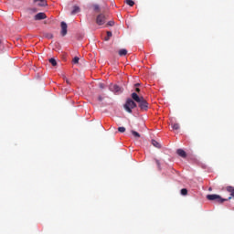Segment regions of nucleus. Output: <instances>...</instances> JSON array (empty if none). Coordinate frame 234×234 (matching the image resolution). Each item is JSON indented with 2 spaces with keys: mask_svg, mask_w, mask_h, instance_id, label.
<instances>
[{
  "mask_svg": "<svg viewBox=\"0 0 234 234\" xmlns=\"http://www.w3.org/2000/svg\"><path fill=\"white\" fill-rule=\"evenodd\" d=\"M132 99L133 100V101H136V103H138L141 111H147V109H149V102H147L144 96L138 95L136 92H133L132 93Z\"/></svg>",
  "mask_w": 234,
  "mask_h": 234,
  "instance_id": "1",
  "label": "nucleus"
},
{
  "mask_svg": "<svg viewBox=\"0 0 234 234\" xmlns=\"http://www.w3.org/2000/svg\"><path fill=\"white\" fill-rule=\"evenodd\" d=\"M207 200H215L218 204H223V202H228V200H231V197L229 198H222L219 195L217 194H212V195H207Z\"/></svg>",
  "mask_w": 234,
  "mask_h": 234,
  "instance_id": "2",
  "label": "nucleus"
},
{
  "mask_svg": "<svg viewBox=\"0 0 234 234\" xmlns=\"http://www.w3.org/2000/svg\"><path fill=\"white\" fill-rule=\"evenodd\" d=\"M137 105L133 99H127L125 104L123 105L124 111L130 114L133 112V109H136Z\"/></svg>",
  "mask_w": 234,
  "mask_h": 234,
  "instance_id": "3",
  "label": "nucleus"
},
{
  "mask_svg": "<svg viewBox=\"0 0 234 234\" xmlns=\"http://www.w3.org/2000/svg\"><path fill=\"white\" fill-rule=\"evenodd\" d=\"M107 21V17L105 16V15L103 14H100L99 16H97V18H96V23L97 25H105Z\"/></svg>",
  "mask_w": 234,
  "mask_h": 234,
  "instance_id": "4",
  "label": "nucleus"
},
{
  "mask_svg": "<svg viewBox=\"0 0 234 234\" xmlns=\"http://www.w3.org/2000/svg\"><path fill=\"white\" fill-rule=\"evenodd\" d=\"M109 90L112 92H114L115 94L118 92H122V88L120 86H118L117 84H110Z\"/></svg>",
  "mask_w": 234,
  "mask_h": 234,
  "instance_id": "5",
  "label": "nucleus"
},
{
  "mask_svg": "<svg viewBox=\"0 0 234 234\" xmlns=\"http://www.w3.org/2000/svg\"><path fill=\"white\" fill-rule=\"evenodd\" d=\"M35 21H41L43 19H47V15L45 13H37L34 16Z\"/></svg>",
  "mask_w": 234,
  "mask_h": 234,
  "instance_id": "6",
  "label": "nucleus"
},
{
  "mask_svg": "<svg viewBox=\"0 0 234 234\" xmlns=\"http://www.w3.org/2000/svg\"><path fill=\"white\" fill-rule=\"evenodd\" d=\"M60 27H61L60 34L63 37H65V35L67 34V28H68L67 23L61 22Z\"/></svg>",
  "mask_w": 234,
  "mask_h": 234,
  "instance_id": "7",
  "label": "nucleus"
},
{
  "mask_svg": "<svg viewBox=\"0 0 234 234\" xmlns=\"http://www.w3.org/2000/svg\"><path fill=\"white\" fill-rule=\"evenodd\" d=\"M176 154H178V156H181V158H187V154L186 153V151H184V149H177Z\"/></svg>",
  "mask_w": 234,
  "mask_h": 234,
  "instance_id": "8",
  "label": "nucleus"
},
{
  "mask_svg": "<svg viewBox=\"0 0 234 234\" xmlns=\"http://www.w3.org/2000/svg\"><path fill=\"white\" fill-rule=\"evenodd\" d=\"M34 3H37L38 6H47V0H34Z\"/></svg>",
  "mask_w": 234,
  "mask_h": 234,
  "instance_id": "9",
  "label": "nucleus"
},
{
  "mask_svg": "<svg viewBox=\"0 0 234 234\" xmlns=\"http://www.w3.org/2000/svg\"><path fill=\"white\" fill-rule=\"evenodd\" d=\"M79 12H80V6L74 5L73 10L71 11V16H76Z\"/></svg>",
  "mask_w": 234,
  "mask_h": 234,
  "instance_id": "10",
  "label": "nucleus"
},
{
  "mask_svg": "<svg viewBox=\"0 0 234 234\" xmlns=\"http://www.w3.org/2000/svg\"><path fill=\"white\" fill-rule=\"evenodd\" d=\"M152 144L154 145V147H156L157 149L162 148V145L156 140H152Z\"/></svg>",
  "mask_w": 234,
  "mask_h": 234,
  "instance_id": "11",
  "label": "nucleus"
},
{
  "mask_svg": "<svg viewBox=\"0 0 234 234\" xmlns=\"http://www.w3.org/2000/svg\"><path fill=\"white\" fill-rule=\"evenodd\" d=\"M171 126L174 131H178V129H180V124H178L177 122H172Z\"/></svg>",
  "mask_w": 234,
  "mask_h": 234,
  "instance_id": "12",
  "label": "nucleus"
},
{
  "mask_svg": "<svg viewBox=\"0 0 234 234\" xmlns=\"http://www.w3.org/2000/svg\"><path fill=\"white\" fill-rule=\"evenodd\" d=\"M119 56H127V49L122 48L119 50Z\"/></svg>",
  "mask_w": 234,
  "mask_h": 234,
  "instance_id": "13",
  "label": "nucleus"
},
{
  "mask_svg": "<svg viewBox=\"0 0 234 234\" xmlns=\"http://www.w3.org/2000/svg\"><path fill=\"white\" fill-rule=\"evenodd\" d=\"M131 133L133 136H134V138H140V134L138 133V132L132 130Z\"/></svg>",
  "mask_w": 234,
  "mask_h": 234,
  "instance_id": "14",
  "label": "nucleus"
},
{
  "mask_svg": "<svg viewBox=\"0 0 234 234\" xmlns=\"http://www.w3.org/2000/svg\"><path fill=\"white\" fill-rule=\"evenodd\" d=\"M49 63H51V65L53 67H56V65H58V62L56 61V58H50Z\"/></svg>",
  "mask_w": 234,
  "mask_h": 234,
  "instance_id": "15",
  "label": "nucleus"
},
{
  "mask_svg": "<svg viewBox=\"0 0 234 234\" xmlns=\"http://www.w3.org/2000/svg\"><path fill=\"white\" fill-rule=\"evenodd\" d=\"M126 5H128L129 6H134V1H133V0H126Z\"/></svg>",
  "mask_w": 234,
  "mask_h": 234,
  "instance_id": "16",
  "label": "nucleus"
},
{
  "mask_svg": "<svg viewBox=\"0 0 234 234\" xmlns=\"http://www.w3.org/2000/svg\"><path fill=\"white\" fill-rule=\"evenodd\" d=\"M181 195H183V197H186L187 195V188H182Z\"/></svg>",
  "mask_w": 234,
  "mask_h": 234,
  "instance_id": "17",
  "label": "nucleus"
},
{
  "mask_svg": "<svg viewBox=\"0 0 234 234\" xmlns=\"http://www.w3.org/2000/svg\"><path fill=\"white\" fill-rule=\"evenodd\" d=\"M45 37H47L48 39H52V37H54V35H52V33H47L45 35Z\"/></svg>",
  "mask_w": 234,
  "mask_h": 234,
  "instance_id": "18",
  "label": "nucleus"
},
{
  "mask_svg": "<svg viewBox=\"0 0 234 234\" xmlns=\"http://www.w3.org/2000/svg\"><path fill=\"white\" fill-rule=\"evenodd\" d=\"M72 62H73L75 65H78V63H80V58L75 57V58H73Z\"/></svg>",
  "mask_w": 234,
  "mask_h": 234,
  "instance_id": "19",
  "label": "nucleus"
},
{
  "mask_svg": "<svg viewBox=\"0 0 234 234\" xmlns=\"http://www.w3.org/2000/svg\"><path fill=\"white\" fill-rule=\"evenodd\" d=\"M93 10H94L95 12H100V5H93Z\"/></svg>",
  "mask_w": 234,
  "mask_h": 234,
  "instance_id": "20",
  "label": "nucleus"
},
{
  "mask_svg": "<svg viewBox=\"0 0 234 234\" xmlns=\"http://www.w3.org/2000/svg\"><path fill=\"white\" fill-rule=\"evenodd\" d=\"M119 133H125V127L122 126L118 128Z\"/></svg>",
  "mask_w": 234,
  "mask_h": 234,
  "instance_id": "21",
  "label": "nucleus"
},
{
  "mask_svg": "<svg viewBox=\"0 0 234 234\" xmlns=\"http://www.w3.org/2000/svg\"><path fill=\"white\" fill-rule=\"evenodd\" d=\"M107 37H112V32L107 31Z\"/></svg>",
  "mask_w": 234,
  "mask_h": 234,
  "instance_id": "22",
  "label": "nucleus"
},
{
  "mask_svg": "<svg viewBox=\"0 0 234 234\" xmlns=\"http://www.w3.org/2000/svg\"><path fill=\"white\" fill-rule=\"evenodd\" d=\"M109 27H114V21L108 22Z\"/></svg>",
  "mask_w": 234,
  "mask_h": 234,
  "instance_id": "23",
  "label": "nucleus"
},
{
  "mask_svg": "<svg viewBox=\"0 0 234 234\" xmlns=\"http://www.w3.org/2000/svg\"><path fill=\"white\" fill-rule=\"evenodd\" d=\"M99 87H100V89H105V84L104 83H100Z\"/></svg>",
  "mask_w": 234,
  "mask_h": 234,
  "instance_id": "24",
  "label": "nucleus"
},
{
  "mask_svg": "<svg viewBox=\"0 0 234 234\" xmlns=\"http://www.w3.org/2000/svg\"><path fill=\"white\" fill-rule=\"evenodd\" d=\"M155 164L157 167L160 169V161L158 159L155 160Z\"/></svg>",
  "mask_w": 234,
  "mask_h": 234,
  "instance_id": "25",
  "label": "nucleus"
},
{
  "mask_svg": "<svg viewBox=\"0 0 234 234\" xmlns=\"http://www.w3.org/2000/svg\"><path fill=\"white\" fill-rule=\"evenodd\" d=\"M98 101H103V97H102L101 95H100V96L98 97Z\"/></svg>",
  "mask_w": 234,
  "mask_h": 234,
  "instance_id": "26",
  "label": "nucleus"
},
{
  "mask_svg": "<svg viewBox=\"0 0 234 234\" xmlns=\"http://www.w3.org/2000/svg\"><path fill=\"white\" fill-rule=\"evenodd\" d=\"M111 39V37H104V41H109Z\"/></svg>",
  "mask_w": 234,
  "mask_h": 234,
  "instance_id": "27",
  "label": "nucleus"
},
{
  "mask_svg": "<svg viewBox=\"0 0 234 234\" xmlns=\"http://www.w3.org/2000/svg\"><path fill=\"white\" fill-rule=\"evenodd\" d=\"M66 83H68V85H70V81L69 80V79L65 78Z\"/></svg>",
  "mask_w": 234,
  "mask_h": 234,
  "instance_id": "28",
  "label": "nucleus"
},
{
  "mask_svg": "<svg viewBox=\"0 0 234 234\" xmlns=\"http://www.w3.org/2000/svg\"><path fill=\"white\" fill-rule=\"evenodd\" d=\"M30 12H37V10L36 8H32V9H29Z\"/></svg>",
  "mask_w": 234,
  "mask_h": 234,
  "instance_id": "29",
  "label": "nucleus"
},
{
  "mask_svg": "<svg viewBox=\"0 0 234 234\" xmlns=\"http://www.w3.org/2000/svg\"><path fill=\"white\" fill-rule=\"evenodd\" d=\"M135 92H140V88H136Z\"/></svg>",
  "mask_w": 234,
  "mask_h": 234,
  "instance_id": "30",
  "label": "nucleus"
},
{
  "mask_svg": "<svg viewBox=\"0 0 234 234\" xmlns=\"http://www.w3.org/2000/svg\"><path fill=\"white\" fill-rule=\"evenodd\" d=\"M135 87H140V83H136V84H135Z\"/></svg>",
  "mask_w": 234,
  "mask_h": 234,
  "instance_id": "31",
  "label": "nucleus"
},
{
  "mask_svg": "<svg viewBox=\"0 0 234 234\" xmlns=\"http://www.w3.org/2000/svg\"><path fill=\"white\" fill-rule=\"evenodd\" d=\"M1 44H2V42H1V40H0V47H1Z\"/></svg>",
  "mask_w": 234,
  "mask_h": 234,
  "instance_id": "32",
  "label": "nucleus"
}]
</instances>
